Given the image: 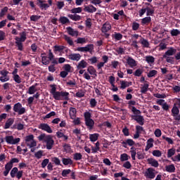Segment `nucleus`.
I'll use <instances>...</instances> for the list:
<instances>
[{"mask_svg":"<svg viewBox=\"0 0 180 180\" xmlns=\"http://www.w3.org/2000/svg\"><path fill=\"white\" fill-rule=\"evenodd\" d=\"M39 141H44L46 143V147L47 150H51L53 146H54V140L51 135H46V134H41L38 136Z\"/></svg>","mask_w":180,"mask_h":180,"instance_id":"1","label":"nucleus"},{"mask_svg":"<svg viewBox=\"0 0 180 180\" xmlns=\"http://www.w3.org/2000/svg\"><path fill=\"white\" fill-rule=\"evenodd\" d=\"M20 37H16L15 38V46L19 50V51H23V42L26 41V32H22L20 33Z\"/></svg>","mask_w":180,"mask_h":180,"instance_id":"2","label":"nucleus"},{"mask_svg":"<svg viewBox=\"0 0 180 180\" xmlns=\"http://www.w3.org/2000/svg\"><path fill=\"white\" fill-rule=\"evenodd\" d=\"M85 124L89 130H92L95 126V121L91 117H92L91 112H85L84 113Z\"/></svg>","mask_w":180,"mask_h":180,"instance_id":"3","label":"nucleus"},{"mask_svg":"<svg viewBox=\"0 0 180 180\" xmlns=\"http://www.w3.org/2000/svg\"><path fill=\"white\" fill-rule=\"evenodd\" d=\"M52 95L53 98H55L56 101H61V96L64 98L65 101H70V98L68 97L70 93L67 91H56Z\"/></svg>","mask_w":180,"mask_h":180,"instance_id":"4","label":"nucleus"},{"mask_svg":"<svg viewBox=\"0 0 180 180\" xmlns=\"http://www.w3.org/2000/svg\"><path fill=\"white\" fill-rule=\"evenodd\" d=\"M13 110L19 115H25V113H26V108L22 107V103H15L13 108Z\"/></svg>","mask_w":180,"mask_h":180,"instance_id":"5","label":"nucleus"},{"mask_svg":"<svg viewBox=\"0 0 180 180\" xmlns=\"http://www.w3.org/2000/svg\"><path fill=\"white\" fill-rule=\"evenodd\" d=\"M34 136H33V134L28 135L25 137V143L27 147H30V148L36 147V146H37V143L36 141H34Z\"/></svg>","mask_w":180,"mask_h":180,"instance_id":"6","label":"nucleus"},{"mask_svg":"<svg viewBox=\"0 0 180 180\" xmlns=\"http://www.w3.org/2000/svg\"><path fill=\"white\" fill-rule=\"evenodd\" d=\"M171 112H172L171 115L173 116L174 119L176 122H179L180 121L179 108H178V106H176V103H174Z\"/></svg>","mask_w":180,"mask_h":180,"instance_id":"7","label":"nucleus"},{"mask_svg":"<svg viewBox=\"0 0 180 180\" xmlns=\"http://www.w3.org/2000/svg\"><path fill=\"white\" fill-rule=\"evenodd\" d=\"M144 176L146 179H154L155 178V169L153 167H149L144 173Z\"/></svg>","mask_w":180,"mask_h":180,"instance_id":"8","label":"nucleus"},{"mask_svg":"<svg viewBox=\"0 0 180 180\" xmlns=\"http://www.w3.org/2000/svg\"><path fill=\"white\" fill-rule=\"evenodd\" d=\"M6 141L8 144H18L20 141V138L13 139V136H6Z\"/></svg>","mask_w":180,"mask_h":180,"instance_id":"9","label":"nucleus"},{"mask_svg":"<svg viewBox=\"0 0 180 180\" xmlns=\"http://www.w3.org/2000/svg\"><path fill=\"white\" fill-rule=\"evenodd\" d=\"M1 77H0V81L1 82H6L9 81V77H8V74H9V72L6 70H3L0 71Z\"/></svg>","mask_w":180,"mask_h":180,"instance_id":"10","label":"nucleus"},{"mask_svg":"<svg viewBox=\"0 0 180 180\" xmlns=\"http://www.w3.org/2000/svg\"><path fill=\"white\" fill-rule=\"evenodd\" d=\"M92 50H94V44H87L84 47L77 48V51H82V52L86 51V52L91 53Z\"/></svg>","mask_w":180,"mask_h":180,"instance_id":"11","label":"nucleus"},{"mask_svg":"<svg viewBox=\"0 0 180 180\" xmlns=\"http://www.w3.org/2000/svg\"><path fill=\"white\" fill-rule=\"evenodd\" d=\"M131 117L141 126L144 125V117L143 115H131Z\"/></svg>","mask_w":180,"mask_h":180,"instance_id":"12","label":"nucleus"},{"mask_svg":"<svg viewBox=\"0 0 180 180\" xmlns=\"http://www.w3.org/2000/svg\"><path fill=\"white\" fill-rule=\"evenodd\" d=\"M39 129L41 130H44V131H46V133H53V129L50 127V125L46 123H41L39 126Z\"/></svg>","mask_w":180,"mask_h":180,"instance_id":"13","label":"nucleus"},{"mask_svg":"<svg viewBox=\"0 0 180 180\" xmlns=\"http://www.w3.org/2000/svg\"><path fill=\"white\" fill-rule=\"evenodd\" d=\"M164 102H165V100L160 99L157 101V103L162 106L163 110H165V112H169V105L167 103H164Z\"/></svg>","mask_w":180,"mask_h":180,"instance_id":"14","label":"nucleus"},{"mask_svg":"<svg viewBox=\"0 0 180 180\" xmlns=\"http://www.w3.org/2000/svg\"><path fill=\"white\" fill-rule=\"evenodd\" d=\"M44 2H46L45 0H37V5H38L41 9H44L46 11L48 8H50V5L44 4Z\"/></svg>","mask_w":180,"mask_h":180,"instance_id":"15","label":"nucleus"},{"mask_svg":"<svg viewBox=\"0 0 180 180\" xmlns=\"http://www.w3.org/2000/svg\"><path fill=\"white\" fill-rule=\"evenodd\" d=\"M84 11L88 13H94V12H96V8L95 6L90 4L89 6H84Z\"/></svg>","mask_w":180,"mask_h":180,"instance_id":"16","label":"nucleus"},{"mask_svg":"<svg viewBox=\"0 0 180 180\" xmlns=\"http://www.w3.org/2000/svg\"><path fill=\"white\" fill-rule=\"evenodd\" d=\"M176 53V49L170 47L169 50H167L165 54L163 55V58H167V57L169 56H174Z\"/></svg>","mask_w":180,"mask_h":180,"instance_id":"17","label":"nucleus"},{"mask_svg":"<svg viewBox=\"0 0 180 180\" xmlns=\"http://www.w3.org/2000/svg\"><path fill=\"white\" fill-rule=\"evenodd\" d=\"M68 58L72 61H79L81 60V55L79 53H71L68 56Z\"/></svg>","mask_w":180,"mask_h":180,"instance_id":"18","label":"nucleus"},{"mask_svg":"<svg viewBox=\"0 0 180 180\" xmlns=\"http://www.w3.org/2000/svg\"><path fill=\"white\" fill-rule=\"evenodd\" d=\"M148 163L151 165V167H154L155 168H158L160 163H158V161H157L154 158H148L147 160Z\"/></svg>","mask_w":180,"mask_h":180,"instance_id":"19","label":"nucleus"},{"mask_svg":"<svg viewBox=\"0 0 180 180\" xmlns=\"http://www.w3.org/2000/svg\"><path fill=\"white\" fill-rule=\"evenodd\" d=\"M127 60V64L131 67V68H133V67H136L137 65V63H136V60H134L133 58L128 56Z\"/></svg>","mask_w":180,"mask_h":180,"instance_id":"20","label":"nucleus"},{"mask_svg":"<svg viewBox=\"0 0 180 180\" xmlns=\"http://www.w3.org/2000/svg\"><path fill=\"white\" fill-rule=\"evenodd\" d=\"M63 50H65V46L55 45L53 46L54 53H64V52H63Z\"/></svg>","mask_w":180,"mask_h":180,"instance_id":"21","label":"nucleus"},{"mask_svg":"<svg viewBox=\"0 0 180 180\" xmlns=\"http://www.w3.org/2000/svg\"><path fill=\"white\" fill-rule=\"evenodd\" d=\"M120 89H126V88L131 86V85H132L131 82H126L124 80H121L120 81Z\"/></svg>","mask_w":180,"mask_h":180,"instance_id":"22","label":"nucleus"},{"mask_svg":"<svg viewBox=\"0 0 180 180\" xmlns=\"http://www.w3.org/2000/svg\"><path fill=\"white\" fill-rule=\"evenodd\" d=\"M112 29V26L109 23H105L103 25V27L101 28L102 33H108L109 30Z\"/></svg>","mask_w":180,"mask_h":180,"instance_id":"23","label":"nucleus"},{"mask_svg":"<svg viewBox=\"0 0 180 180\" xmlns=\"http://www.w3.org/2000/svg\"><path fill=\"white\" fill-rule=\"evenodd\" d=\"M67 32L68 33V34H70V36H78V31L77 30H74V29H72V27H68L66 28Z\"/></svg>","mask_w":180,"mask_h":180,"instance_id":"24","label":"nucleus"},{"mask_svg":"<svg viewBox=\"0 0 180 180\" xmlns=\"http://www.w3.org/2000/svg\"><path fill=\"white\" fill-rule=\"evenodd\" d=\"M46 56V53L41 54L42 64H44V65H49V64H50V60L48 59L49 58L47 56Z\"/></svg>","mask_w":180,"mask_h":180,"instance_id":"25","label":"nucleus"},{"mask_svg":"<svg viewBox=\"0 0 180 180\" xmlns=\"http://www.w3.org/2000/svg\"><path fill=\"white\" fill-rule=\"evenodd\" d=\"M68 18L75 22H78V20H81V15L78 14H69L68 15Z\"/></svg>","mask_w":180,"mask_h":180,"instance_id":"26","label":"nucleus"},{"mask_svg":"<svg viewBox=\"0 0 180 180\" xmlns=\"http://www.w3.org/2000/svg\"><path fill=\"white\" fill-rule=\"evenodd\" d=\"M88 72L90 74V75H94L95 77H98V75L96 74V70L94 66L90 65L87 68Z\"/></svg>","mask_w":180,"mask_h":180,"instance_id":"27","label":"nucleus"},{"mask_svg":"<svg viewBox=\"0 0 180 180\" xmlns=\"http://www.w3.org/2000/svg\"><path fill=\"white\" fill-rule=\"evenodd\" d=\"M140 43L142 44V47L145 49H148V47H150V42H148V41L144 38L141 39Z\"/></svg>","mask_w":180,"mask_h":180,"instance_id":"28","label":"nucleus"},{"mask_svg":"<svg viewBox=\"0 0 180 180\" xmlns=\"http://www.w3.org/2000/svg\"><path fill=\"white\" fill-rule=\"evenodd\" d=\"M165 170L167 172H170V173L175 172V165L172 164L169 165H166Z\"/></svg>","mask_w":180,"mask_h":180,"instance_id":"29","label":"nucleus"},{"mask_svg":"<svg viewBox=\"0 0 180 180\" xmlns=\"http://www.w3.org/2000/svg\"><path fill=\"white\" fill-rule=\"evenodd\" d=\"M70 116L71 119L72 120L75 119L77 116V109L75 108L71 107L70 108Z\"/></svg>","mask_w":180,"mask_h":180,"instance_id":"30","label":"nucleus"},{"mask_svg":"<svg viewBox=\"0 0 180 180\" xmlns=\"http://www.w3.org/2000/svg\"><path fill=\"white\" fill-rule=\"evenodd\" d=\"M62 162L63 165H72V164H74V162L72 161V160H71V158H63L62 159Z\"/></svg>","mask_w":180,"mask_h":180,"instance_id":"31","label":"nucleus"},{"mask_svg":"<svg viewBox=\"0 0 180 180\" xmlns=\"http://www.w3.org/2000/svg\"><path fill=\"white\" fill-rule=\"evenodd\" d=\"M141 23L143 26L144 25H149V23H151V17H145L141 19Z\"/></svg>","mask_w":180,"mask_h":180,"instance_id":"32","label":"nucleus"},{"mask_svg":"<svg viewBox=\"0 0 180 180\" xmlns=\"http://www.w3.org/2000/svg\"><path fill=\"white\" fill-rule=\"evenodd\" d=\"M87 65L88 63H86L84 60H82L77 65V70H81V68H86Z\"/></svg>","mask_w":180,"mask_h":180,"instance_id":"33","label":"nucleus"},{"mask_svg":"<svg viewBox=\"0 0 180 180\" xmlns=\"http://www.w3.org/2000/svg\"><path fill=\"white\" fill-rule=\"evenodd\" d=\"M15 121L12 118H9L5 123L4 129H9L13 124Z\"/></svg>","mask_w":180,"mask_h":180,"instance_id":"34","label":"nucleus"},{"mask_svg":"<svg viewBox=\"0 0 180 180\" xmlns=\"http://www.w3.org/2000/svg\"><path fill=\"white\" fill-rule=\"evenodd\" d=\"M59 22L61 25H67V23H70V20L65 16H61L59 18Z\"/></svg>","mask_w":180,"mask_h":180,"instance_id":"35","label":"nucleus"},{"mask_svg":"<svg viewBox=\"0 0 180 180\" xmlns=\"http://www.w3.org/2000/svg\"><path fill=\"white\" fill-rule=\"evenodd\" d=\"M146 63H148V64H154V62L155 61V58H154V56H146Z\"/></svg>","mask_w":180,"mask_h":180,"instance_id":"36","label":"nucleus"},{"mask_svg":"<svg viewBox=\"0 0 180 180\" xmlns=\"http://www.w3.org/2000/svg\"><path fill=\"white\" fill-rule=\"evenodd\" d=\"M63 39L65 40V41H67L69 46H74V41H72V39L70 37H68V35H64Z\"/></svg>","mask_w":180,"mask_h":180,"instance_id":"37","label":"nucleus"},{"mask_svg":"<svg viewBox=\"0 0 180 180\" xmlns=\"http://www.w3.org/2000/svg\"><path fill=\"white\" fill-rule=\"evenodd\" d=\"M148 86H150L148 83H145L143 86L141 88V93L147 94V91H148Z\"/></svg>","mask_w":180,"mask_h":180,"instance_id":"38","label":"nucleus"},{"mask_svg":"<svg viewBox=\"0 0 180 180\" xmlns=\"http://www.w3.org/2000/svg\"><path fill=\"white\" fill-rule=\"evenodd\" d=\"M158 74V71L155 70H150L149 72L147 74L148 78H153V77H155Z\"/></svg>","mask_w":180,"mask_h":180,"instance_id":"39","label":"nucleus"},{"mask_svg":"<svg viewBox=\"0 0 180 180\" xmlns=\"http://www.w3.org/2000/svg\"><path fill=\"white\" fill-rule=\"evenodd\" d=\"M136 148L132 146L131 148L130 153H131V157L132 160H136V155L137 154V152H136Z\"/></svg>","mask_w":180,"mask_h":180,"instance_id":"40","label":"nucleus"},{"mask_svg":"<svg viewBox=\"0 0 180 180\" xmlns=\"http://www.w3.org/2000/svg\"><path fill=\"white\" fill-rule=\"evenodd\" d=\"M154 15V9L147 6L146 7V16H153Z\"/></svg>","mask_w":180,"mask_h":180,"instance_id":"41","label":"nucleus"},{"mask_svg":"<svg viewBox=\"0 0 180 180\" xmlns=\"http://www.w3.org/2000/svg\"><path fill=\"white\" fill-rule=\"evenodd\" d=\"M82 158V154L79 153H76L73 155V160H75V161H80Z\"/></svg>","mask_w":180,"mask_h":180,"instance_id":"42","label":"nucleus"},{"mask_svg":"<svg viewBox=\"0 0 180 180\" xmlns=\"http://www.w3.org/2000/svg\"><path fill=\"white\" fill-rule=\"evenodd\" d=\"M98 137H99L98 134H93L89 135V139L93 142L96 141L98 140Z\"/></svg>","mask_w":180,"mask_h":180,"instance_id":"43","label":"nucleus"},{"mask_svg":"<svg viewBox=\"0 0 180 180\" xmlns=\"http://www.w3.org/2000/svg\"><path fill=\"white\" fill-rule=\"evenodd\" d=\"M18 167H13L11 172H10V175L11 176V178H15V176H16V174H18Z\"/></svg>","mask_w":180,"mask_h":180,"instance_id":"44","label":"nucleus"},{"mask_svg":"<svg viewBox=\"0 0 180 180\" xmlns=\"http://www.w3.org/2000/svg\"><path fill=\"white\" fill-rule=\"evenodd\" d=\"M173 155H175V149L174 148L167 150V158H171Z\"/></svg>","mask_w":180,"mask_h":180,"instance_id":"45","label":"nucleus"},{"mask_svg":"<svg viewBox=\"0 0 180 180\" xmlns=\"http://www.w3.org/2000/svg\"><path fill=\"white\" fill-rule=\"evenodd\" d=\"M36 91H37L36 89V86L32 85V86H30L27 94H29L30 95H33V94H34L36 92Z\"/></svg>","mask_w":180,"mask_h":180,"instance_id":"46","label":"nucleus"},{"mask_svg":"<svg viewBox=\"0 0 180 180\" xmlns=\"http://www.w3.org/2000/svg\"><path fill=\"white\" fill-rule=\"evenodd\" d=\"M88 63H90L91 65L96 64V63H98V58L93 56L88 59Z\"/></svg>","mask_w":180,"mask_h":180,"instance_id":"47","label":"nucleus"},{"mask_svg":"<svg viewBox=\"0 0 180 180\" xmlns=\"http://www.w3.org/2000/svg\"><path fill=\"white\" fill-rule=\"evenodd\" d=\"M112 37H114L115 40H122L123 35L119 32H115V34H112Z\"/></svg>","mask_w":180,"mask_h":180,"instance_id":"48","label":"nucleus"},{"mask_svg":"<svg viewBox=\"0 0 180 180\" xmlns=\"http://www.w3.org/2000/svg\"><path fill=\"white\" fill-rule=\"evenodd\" d=\"M146 146L153 148L154 147V139L153 138L149 139L146 142Z\"/></svg>","mask_w":180,"mask_h":180,"instance_id":"49","label":"nucleus"},{"mask_svg":"<svg viewBox=\"0 0 180 180\" xmlns=\"http://www.w3.org/2000/svg\"><path fill=\"white\" fill-rule=\"evenodd\" d=\"M131 111L133 112L134 116H140V115H141V111H140V110H137V108H136V107L133 106Z\"/></svg>","mask_w":180,"mask_h":180,"instance_id":"50","label":"nucleus"},{"mask_svg":"<svg viewBox=\"0 0 180 180\" xmlns=\"http://www.w3.org/2000/svg\"><path fill=\"white\" fill-rule=\"evenodd\" d=\"M13 78L15 82H16L17 84H20V82H22V78H20V76H19V75H15Z\"/></svg>","mask_w":180,"mask_h":180,"instance_id":"51","label":"nucleus"},{"mask_svg":"<svg viewBox=\"0 0 180 180\" xmlns=\"http://www.w3.org/2000/svg\"><path fill=\"white\" fill-rule=\"evenodd\" d=\"M70 12L71 13H81V12H82V8L78 7V8H72L70 11Z\"/></svg>","mask_w":180,"mask_h":180,"instance_id":"52","label":"nucleus"},{"mask_svg":"<svg viewBox=\"0 0 180 180\" xmlns=\"http://www.w3.org/2000/svg\"><path fill=\"white\" fill-rule=\"evenodd\" d=\"M8 6L4 7L0 12V18H4V15H6V12H8Z\"/></svg>","mask_w":180,"mask_h":180,"instance_id":"53","label":"nucleus"},{"mask_svg":"<svg viewBox=\"0 0 180 180\" xmlns=\"http://www.w3.org/2000/svg\"><path fill=\"white\" fill-rule=\"evenodd\" d=\"M92 19L91 18H87L86 20L85 21V25L86 27H88L89 29H91L92 27Z\"/></svg>","mask_w":180,"mask_h":180,"instance_id":"54","label":"nucleus"},{"mask_svg":"<svg viewBox=\"0 0 180 180\" xmlns=\"http://www.w3.org/2000/svg\"><path fill=\"white\" fill-rule=\"evenodd\" d=\"M171 36H178L180 34V31L177 29H173L170 32Z\"/></svg>","mask_w":180,"mask_h":180,"instance_id":"55","label":"nucleus"},{"mask_svg":"<svg viewBox=\"0 0 180 180\" xmlns=\"http://www.w3.org/2000/svg\"><path fill=\"white\" fill-rule=\"evenodd\" d=\"M35 158H37V160H40L41 157H43V150H39L37 153H34Z\"/></svg>","mask_w":180,"mask_h":180,"instance_id":"56","label":"nucleus"},{"mask_svg":"<svg viewBox=\"0 0 180 180\" xmlns=\"http://www.w3.org/2000/svg\"><path fill=\"white\" fill-rule=\"evenodd\" d=\"M152 154L154 157H161L162 153L160 152V150H155L152 152Z\"/></svg>","mask_w":180,"mask_h":180,"instance_id":"57","label":"nucleus"},{"mask_svg":"<svg viewBox=\"0 0 180 180\" xmlns=\"http://www.w3.org/2000/svg\"><path fill=\"white\" fill-rule=\"evenodd\" d=\"M138 29H140V24L137 22H134L132 23V30L136 31Z\"/></svg>","mask_w":180,"mask_h":180,"instance_id":"58","label":"nucleus"},{"mask_svg":"<svg viewBox=\"0 0 180 180\" xmlns=\"http://www.w3.org/2000/svg\"><path fill=\"white\" fill-rule=\"evenodd\" d=\"M76 41L77 44H84V43H86V39H85V38L79 37Z\"/></svg>","mask_w":180,"mask_h":180,"instance_id":"59","label":"nucleus"},{"mask_svg":"<svg viewBox=\"0 0 180 180\" xmlns=\"http://www.w3.org/2000/svg\"><path fill=\"white\" fill-rule=\"evenodd\" d=\"M63 148L65 153H70L71 151V146H70V144L65 143L63 146Z\"/></svg>","mask_w":180,"mask_h":180,"instance_id":"60","label":"nucleus"},{"mask_svg":"<svg viewBox=\"0 0 180 180\" xmlns=\"http://www.w3.org/2000/svg\"><path fill=\"white\" fill-rule=\"evenodd\" d=\"M40 18H41L40 15H32L30 17V20L32 22H37V20H39V19H40Z\"/></svg>","mask_w":180,"mask_h":180,"instance_id":"61","label":"nucleus"},{"mask_svg":"<svg viewBox=\"0 0 180 180\" xmlns=\"http://www.w3.org/2000/svg\"><path fill=\"white\" fill-rule=\"evenodd\" d=\"M97 103H98V102L96 101V100L95 98L90 99L91 108H95V106H96Z\"/></svg>","mask_w":180,"mask_h":180,"instance_id":"62","label":"nucleus"},{"mask_svg":"<svg viewBox=\"0 0 180 180\" xmlns=\"http://www.w3.org/2000/svg\"><path fill=\"white\" fill-rule=\"evenodd\" d=\"M141 74H143V70L140 68L137 69L135 72L134 73V75L135 77H141Z\"/></svg>","mask_w":180,"mask_h":180,"instance_id":"63","label":"nucleus"},{"mask_svg":"<svg viewBox=\"0 0 180 180\" xmlns=\"http://www.w3.org/2000/svg\"><path fill=\"white\" fill-rule=\"evenodd\" d=\"M172 160L174 162H180V153H178L177 155L172 158Z\"/></svg>","mask_w":180,"mask_h":180,"instance_id":"64","label":"nucleus"}]
</instances>
